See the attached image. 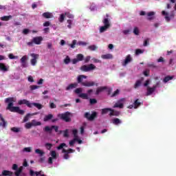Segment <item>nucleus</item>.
I'll return each instance as SVG.
<instances>
[{"label": "nucleus", "instance_id": "29", "mask_svg": "<svg viewBox=\"0 0 176 176\" xmlns=\"http://www.w3.org/2000/svg\"><path fill=\"white\" fill-rule=\"evenodd\" d=\"M142 84V79L138 80L134 85V89H138V87H140V86H141Z\"/></svg>", "mask_w": 176, "mask_h": 176}, {"label": "nucleus", "instance_id": "64", "mask_svg": "<svg viewBox=\"0 0 176 176\" xmlns=\"http://www.w3.org/2000/svg\"><path fill=\"white\" fill-rule=\"evenodd\" d=\"M30 32V29H24L23 30V34H24V35H27V34H28Z\"/></svg>", "mask_w": 176, "mask_h": 176}, {"label": "nucleus", "instance_id": "32", "mask_svg": "<svg viewBox=\"0 0 176 176\" xmlns=\"http://www.w3.org/2000/svg\"><path fill=\"white\" fill-rule=\"evenodd\" d=\"M12 18V15L4 16L1 17V20H2V21H9V20Z\"/></svg>", "mask_w": 176, "mask_h": 176}, {"label": "nucleus", "instance_id": "18", "mask_svg": "<svg viewBox=\"0 0 176 176\" xmlns=\"http://www.w3.org/2000/svg\"><path fill=\"white\" fill-rule=\"evenodd\" d=\"M101 58H103V60H112V58H113V55L111 54H103L101 56Z\"/></svg>", "mask_w": 176, "mask_h": 176}, {"label": "nucleus", "instance_id": "61", "mask_svg": "<svg viewBox=\"0 0 176 176\" xmlns=\"http://www.w3.org/2000/svg\"><path fill=\"white\" fill-rule=\"evenodd\" d=\"M90 58H91V57H90V56H87L85 59L84 61L85 63H89V61H90Z\"/></svg>", "mask_w": 176, "mask_h": 176}, {"label": "nucleus", "instance_id": "36", "mask_svg": "<svg viewBox=\"0 0 176 176\" xmlns=\"http://www.w3.org/2000/svg\"><path fill=\"white\" fill-rule=\"evenodd\" d=\"M88 49H89V50H91V52H94L95 50H97V49H98V47L97 46H96L95 45H93L88 46Z\"/></svg>", "mask_w": 176, "mask_h": 176}, {"label": "nucleus", "instance_id": "13", "mask_svg": "<svg viewBox=\"0 0 176 176\" xmlns=\"http://www.w3.org/2000/svg\"><path fill=\"white\" fill-rule=\"evenodd\" d=\"M39 112H35L33 113H28L23 118V123H25L26 122H28V120H30V118H31V116H35V115H38Z\"/></svg>", "mask_w": 176, "mask_h": 176}, {"label": "nucleus", "instance_id": "57", "mask_svg": "<svg viewBox=\"0 0 176 176\" xmlns=\"http://www.w3.org/2000/svg\"><path fill=\"white\" fill-rule=\"evenodd\" d=\"M39 86L38 85H31L30 86V89L31 90H36V89H39Z\"/></svg>", "mask_w": 176, "mask_h": 176}, {"label": "nucleus", "instance_id": "15", "mask_svg": "<svg viewBox=\"0 0 176 176\" xmlns=\"http://www.w3.org/2000/svg\"><path fill=\"white\" fill-rule=\"evenodd\" d=\"M109 14H106V18H104L102 21V23L104 26H107L109 28L111 27V23L109 22Z\"/></svg>", "mask_w": 176, "mask_h": 176}, {"label": "nucleus", "instance_id": "16", "mask_svg": "<svg viewBox=\"0 0 176 176\" xmlns=\"http://www.w3.org/2000/svg\"><path fill=\"white\" fill-rule=\"evenodd\" d=\"M43 41V38L42 36H37L33 38V43L35 45H41V43Z\"/></svg>", "mask_w": 176, "mask_h": 176}, {"label": "nucleus", "instance_id": "54", "mask_svg": "<svg viewBox=\"0 0 176 176\" xmlns=\"http://www.w3.org/2000/svg\"><path fill=\"white\" fill-rule=\"evenodd\" d=\"M75 45H76V40H74L72 41V43L69 44V46H70V47H72V49H75Z\"/></svg>", "mask_w": 176, "mask_h": 176}, {"label": "nucleus", "instance_id": "52", "mask_svg": "<svg viewBox=\"0 0 176 176\" xmlns=\"http://www.w3.org/2000/svg\"><path fill=\"white\" fill-rule=\"evenodd\" d=\"M64 146H67V144L65 143H61L58 147L57 149L60 151V149H63Z\"/></svg>", "mask_w": 176, "mask_h": 176}, {"label": "nucleus", "instance_id": "47", "mask_svg": "<svg viewBox=\"0 0 176 176\" xmlns=\"http://www.w3.org/2000/svg\"><path fill=\"white\" fill-rule=\"evenodd\" d=\"M147 67H148V68H153V69L157 68V65H155V63H148L147 65Z\"/></svg>", "mask_w": 176, "mask_h": 176}, {"label": "nucleus", "instance_id": "24", "mask_svg": "<svg viewBox=\"0 0 176 176\" xmlns=\"http://www.w3.org/2000/svg\"><path fill=\"white\" fill-rule=\"evenodd\" d=\"M113 124H115L116 126H118V124H122V120L119 118H113L112 120Z\"/></svg>", "mask_w": 176, "mask_h": 176}, {"label": "nucleus", "instance_id": "17", "mask_svg": "<svg viewBox=\"0 0 176 176\" xmlns=\"http://www.w3.org/2000/svg\"><path fill=\"white\" fill-rule=\"evenodd\" d=\"M123 99H121L120 101H118V102H116L113 108H120V109H122V108H124V105L123 104V103L120 102V101H123Z\"/></svg>", "mask_w": 176, "mask_h": 176}, {"label": "nucleus", "instance_id": "28", "mask_svg": "<svg viewBox=\"0 0 176 176\" xmlns=\"http://www.w3.org/2000/svg\"><path fill=\"white\" fill-rule=\"evenodd\" d=\"M51 119H53V114H48L45 116L43 118V120L45 122H49V120H51Z\"/></svg>", "mask_w": 176, "mask_h": 176}, {"label": "nucleus", "instance_id": "31", "mask_svg": "<svg viewBox=\"0 0 176 176\" xmlns=\"http://www.w3.org/2000/svg\"><path fill=\"white\" fill-rule=\"evenodd\" d=\"M31 123L32 126H41L42 124V122L36 121V120H32Z\"/></svg>", "mask_w": 176, "mask_h": 176}, {"label": "nucleus", "instance_id": "39", "mask_svg": "<svg viewBox=\"0 0 176 176\" xmlns=\"http://www.w3.org/2000/svg\"><path fill=\"white\" fill-rule=\"evenodd\" d=\"M35 153L40 155V156H43L45 152H43L42 150H41L39 148H37L35 150Z\"/></svg>", "mask_w": 176, "mask_h": 176}, {"label": "nucleus", "instance_id": "5", "mask_svg": "<svg viewBox=\"0 0 176 176\" xmlns=\"http://www.w3.org/2000/svg\"><path fill=\"white\" fill-rule=\"evenodd\" d=\"M96 65L91 63L88 65H84L80 67V70L83 71V72H90V71H94V69H96Z\"/></svg>", "mask_w": 176, "mask_h": 176}, {"label": "nucleus", "instance_id": "58", "mask_svg": "<svg viewBox=\"0 0 176 176\" xmlns=\"http://www.w3.org/2000/svg\"><path fill=\"white\" fill-rule=\"evenodd\" d=\"M27 61V56H23L21 58V63H26Z\"/></svg>", "mask_w": 176, "mask_h": 176}, {"label": "nucleus", "instance_id": "2", "mask_svg": "<svg viewBox=\"0 0 176 176\" xmlns=\"http://www.w3.org/2000/svg\"><path fill=\"white\" fill-rule=\"evenodd\" d=\"M18 104L19 105H26L28 108H33V107H34L38 110H41L42 109V108H43V105L41 103L30 102L29 100H27L25 99L19 100Z\"/></svg>", "mask_w": 176, "mask_h": 176}, {"label": "nucleus", "instance_id": "51", "mask_svg": "<svg viewBox=\"0 0 176 176\" xmlns=\"http://www.w3.org/2000/svg\"><path fill=\"white\" fill-rule=\"evenodd\" d=\"M65 15L66 17H68V19H74V15L69 12H65Z\"/></svg>", "mask_w": 176, "mask_h": 176}, {"label": "nucleus", "instance_id": "63", "mask_svg": "<svg viewBox=\"0 0 176 176\" xmlns=\"http://www.w3.org/2000/svg\"><path fill=\"white\" fill-rule=\"evenodd\" d=\"M43 27H49L50 25V21H45L43 24Z\"/></svg>", "mask_w": 176, "mask_h": 176}, {"label": "nucleus", "instance_id": "62", "mask_svg": "<svg viewBox=\"0 0 176 176\" xmlns=\"http://www.w3.org/2000/svg\"><path fill=\"white\" fill-rule=\"evenodd\" d=\"M142 53H144V52H142L141 50L138 49L135 50V54L138 55V54H142Z\"/></svg>", "mask_w": 176, "mask_h": 176}, {"label": "nucleus", "instance_id": "19", "mask_svg": "<svg viewBox=\"0 0 176 176\" xmlns=\"http://www.w3.org/2000/svg\"><path fill=\"white\" fill-rule=\"evenodd\" d=\"M42 16L44 19H53V14L49 12L43 13Z\"/></svg>", "mask_w": 176, "mask_h": 176}, {"label": "nucleus", "instance_id": "10", "mask_svg": "<svg viewBox=\"0 0 176 176\" xmlns=\"http://www.w3.org/2000/svg\"><path fill=\"white\" fill-rule=\"evenodd\" d=\"M31 57H32V58L30 60V63L32 64V65L35 66L36 65V63L38 58H39V54H31Z\"/></svg>", "mask_w": 176, "mask_h": 176}, {"label": "nucleus", "instance_id": "46", "mask_svg": "<svg viewBox=\"0 0 176 176\" xmlns=\"http://www.w3.org/2000/svg\"><path fill=\"white\" fill-rule=\"evenodd\" d=\"M20 128H17V127H12L11 128V131H13V133H20Z\"/></svg>", "mask_w": 176, "mask_h": 176}, {"label": "nucleus", "instance_id": "49", "mask_svg": "<svg viewBox=\"0 0 176 176\" xmlns=\"http://www.w3.org/2000/svg\"><path fill=\"white\" fill-rule=\"evenodd\" d=\"M133 34H135V35H140V30L138 29V28L135 27L133 28Z\"/></svg>", "mask_w": 176, "mask_h": 176}, {"label": "nucleus", "instance_id": "26", "mask_svg": "<svg viewBox=\"0 0 176 176\" xmlns=\"http://www.w3.org/2000/svg\"><path fill=\"white\" fill-rule=\"evenodd\" d=\"M0 120L3 122H0V126H3V127H6L7 122L5 121V118L2 116V114L0 113Z\"/></svg>", "mask_w": 176, "mask_h": 176}, {"label": "nucleus", "instance_id": "50", "mask_svg": "<svg viewBox=\"0 0 176 176\" xmlns=\"http://www.w3.org/2000/svg\"><path fill=\"white\" fill-rule=\"evenodd\" d=\"M50 108L51 109H54L57 108V106L54 104V102H50Z\"/></svg>", "mask_w": 176, "mask_h": 176}, {"label": "nucleus", "instance_id": "55", "mask_svg": "<svg viewBox=\"0 0 176 176\" xmlns=\"http://www.w3.org/2000/svg\"><path fill=\"white\" fill-rule=\"evenodd\" d=\"M67 23H68L67 28H69V29L72 28V20L68 19Z\"/></svg>", "mask_w": 176, "mask_h": 176}, {"label": "nucleus", "instance_id": "20", "mask_svg": "<svg viewBox=\"0 0 176 176\" xmlns=\"http://www.w3.org/2000/svg\"><path fill=\"white\" fill-rule=\"evenodd\" d=\"M104 90H107V87H98L95 93L96 96H98V94H100V93H102V91H103Z\"/></svg>", "mask_w": 176, "mask_h": 176}, {"label": "nucleus", "instance_id": "7", "mask_svg": "<svg viewBox=\"0 0 176 176\" xmlns=\"http://www.w3.org/2000/svg\"><path fill=\"white\" fill-rule=\"evenodd\" d=\"M84 117L87 119L89 121H93L96 118H97V112L94 111L91 115H90V113L86 112L85 113Z\"/></svg>", "mask_w": 176, "mask_h": 176}, {"label": "nucleus", "instance_id": "53", "mask_svg": "<svg viewBox=\"0 0 176 176\" xmlns=\"http://www.w3.org/2000/svg\"><path fill=\"white\" fill-rule=\"evenodd\" d=\"M25 129H31V127H32V122H27L25 124Z\"/></svg>", "mask_w": 176, "mask_h": 176}, {"label": "nucleus", "instance_id": "43", "mask_svg": "<svg viewBox=\"0 0 176 176\" xmlns=\"http://www.w3.org/2000/svg\"><path fill=\"white\" fill-rule=\"evenodd\" d=\"M89 103L91 105H94V104H97V99L96 98H90Z\"/></svg>", "mask_w": 176, "mask_h": 176}, {"label": "nucleus", "instance_id": "37", "mask_svg": "<svg viewBox=\"0 0 176 176\" xmlns=\"http://www.w3.org/2000/svg\"><path fill=\"white\" fill-rule=\"evenodd\" d=\"M109 28L108 26L103 25V26L100 27L99 31L100 33L105 32V31H107V30H108Z\"/></svg>", "mask_w": 176, "mask_h": 176}, {"label": "nucleus", "instance_id": "23", "mask_svg": "<svg viewBox=\"0 0 176 176\" xmlns=\"http://www.w3.org/2000/svg\"><path fill=\"white\" fill-rule=\"evenodd\" d=\"M76 87H78V84L77 83H72L66 87V90H67V91L72 90V89H75Z\"/></svg>", "mask_w": 176, "mask_h": 176}, {"label": "nucleus", "instance_id": "35", "mask_svg": "<svg viewBox=\"0 0 176 176\" xmlns=\"http://www.w3.org/2000/svg\"><path fill=\"white\" fill-rule=\"evenodd\" d=\"M22 171H23V166H21L17 170H16L15 175L16 176H20V174H21Z\"/></svg>", "mask_w": 176, "mask_h": 176}, {"label": "nucleus", "instance_id": "41", "mask_svg": "<svg viewBox=\"0 0 176 176\" xmlns=\"http://www.w3.org/2000/svg\"><path fill=\"white\" fill-rule=\"evenodd\" d=\"M45 146L46 149L50 151L52 149V146H53V144L51 143H45Z\"/></svg>", "mask_w": 176, "mask_h": 176}, {"label": "nucleus", "instance_id": "6", "mask_svg": "<svg viewBox=\"0 0 176 176\" xmlns=\"http://www.w3.org/2000/svg\"><path fill=\"white\" fill-rule=\"evenodd\" d=\"M82 90L83 89L82 88H77L74 90V93H76V94H79L78 97H80V98L87 100L89 98V95H87V94H80L82 93Z\"/></svg>", "mask_w": 176, "mask_h": 176}, {"label": "nucleus", "instance_id": "48", "mask_svg": "<svg viewBox=\"0 0 176 176\" xmlns=\"http://www.w3.org/2000/svg\"><path fill=\"white\" fill-rule=\"evenodd\" d=\"M68 131H69V130H68V129H66L63 131V137H65V138H68V137H69V135L68 134Z\"/></svg>", "mask_w": 176, "mask_h": 176}, {"label": "nucleus", "instance_id": "44", "mask_svg": "<svg viewBox=\"0 0 176 176\" xmlns=\"http://www.w3.org/2000/svg\"><path fill=\"white\" fill-rule=\"evenodd\" d=\"M65 19V14H61L60 17L58 18V21L60 23H63Z\"/></svg>", "mask_w": 176, "mask_h": 176}, {"label": "nucleus", "instance_id": "42", "mask_svg": "<svg viewBox=\"0 0 176 176\" xmlns=\"http://www.w3.org/2000/svg\"><path fill=\"white\" fill-rule=\"evenodd\" d=\"M64 63H65L66 65H68L69 63H71V58H69V56H67L66 58L64 59Z\"/></svg>", "mask_w": 176, "mask_h": 176}, {"label": "nucleus", "instance_id": "34", "mask_svg": "<svg viewBox=\"0 0 176 176\" xmlns=\"http://www.w3.org/2000/svg\"><path fill=\"white\" fill-rule=\"evenodd\" d=\"M112 111V109L111 108H104L102 109V115L107 114V112H111Z\"/></svg>", "mask_w": 176, "mask_h": 176}, {"label": "nucleus", "instance_id": "60", "mask_svg": "<svg viewBox=\"0 0 176 176\" xmlns=\"http://www.w3.org/2000/svg\"><path fill=\"white\" fill-rule=\"evenodd\" d=\"M149 38H146V40H144L143 46H146L147 45H149Z\"/></svg>", "mask_w": 176, "mask_h": 176}, {"label": "nucleus", "instance_id": "40", "mask_svg": "<svg viewBox=\"0 0 176 176\" xmlns=\"http://www.w3.org/2000/svg\"><path fill=\"white\" fill-rule=\"evenodd\" d=\"M51 157L53 159H57V153H56V151H52L50 152Z\"/></svg>", "mask_w": 176, "mask_h": 176}, {"label": "nucleus", "instance_id": "27", "mask_svg": "<svg viewBox=\"0 0 176 176\" xmlns=\"http://www.w3.org/2000/svg\"><path fill=\"white\" fill-rule=\"evenodd\" d=\"M133 105L135 109H137L138 107H141V102H140V99H136L133 102Z\"/></svg>", "mask_w": 176, "mask_h": 176}, {"label": "nucleus", "instance_id": "38", "mask_svg": "<svg viewBox=\"0 0 176 176\" xmlns=\"http://www.w3.org/2000/svg\"><path fill=\"white\" fill-rule=\"evenodd\" d=\"M119 93H120V91L119 89H116L113 94H111L110 97H116V96H119Z\"/></svg>", "mask_w": 176, "mask_h": 176}, {"label": "nucleus", "instance_id": "11", "mask_svg": "<svg viewBox=\"0 0 176 176\" xmlns=\"http://www.w3.org/2000/svg\"><path fill=\"white\" fill-rule=\"evenodd\" d=\"M82 86H85V87H91V86H98V83L94 82V81H85L81 83Z\"/></svg>", "mask_w": 176, "mask_h": 176}, {"label": "nucleus", "instance_id": "59", "mask_svg": "<svg viewBox=\"0 0 176 176\" xmlns=\"http://www.w3.org/2000/svg\"><path fill=\"white\" fill-rule=\"evenodd\" d=\"M23 151L30 153L31 152V147H25L23 148Z\"/></svg>", "mask_w": 176, "mask_h": 176}, {"label": "nucleus", "instance_id": "30", "mask_svg": "<svg viewBox=\"0 0 176 176\" xmlns=\"http://www.w3.org/2000/svg\"><path fill=\"white\" fill-rule=\"evenodd\" d=\"M173 79H174V76H166L164 78V80H163V82H164V83H167V82H169V80H173Z\"/></svg>", "mask_w": 176, "mask_h": 176}, {"label": "nucleus", "instance_id": "12", "mask_svg": "<svg viewBox=\"0 0 176 176\" xmlns=\"http://www.w3.org/2000/svg\"><path fill=\"white\" fill-rule=\"evenodd\" d=\"M133 61V58H131V55L129 54L126 56L124 60L122 62V65L123 67H126L129 63H131Z\"/></svg>", "mask_w": 176, "mask_h": 176}, {"label": "nucleus", "instance_id": "1", "mask_svg": "<svg viewBox=\"0 0 176 176\" xmlns=\"http://www.w3.org/2000/svg\"><path fill=\"white\" fill-rule=\"evenodd\" d=\"M5 102L8 103V105L6 108L8 111H10V112H15L16 113H19V115H24L25 111L24 110L20 109V107H13L14 102V98H8L6 99Z\"/></svg>", "mask_w": 176, "mask_h": 176}, {"label": "nucleus", "instance_id": "21", "mask_svg": "<svg viewBox=\"0 0 176 176\" xmlns=\"http://www.w3.org/2000/svg\"><path fill=\"white\" fill-rule=\"evenodd\" d=\"M83 79H87V76L85 75L78 76L77 78L78 83H83Z\"/></svg>", "mask_w": 176, "mask_h": 176}, {"label": "nucleus", "instance_id": "25", "mask_svg": "<svg viewBox=\"0 0 176 176\" xmlns=\"http://www.w3.org/2000/svg\"><path fill=\"white\" fill-rule=\"evenodd\" d=\"M0 69L1 71H3V72L9 71V69L5 65V63H0Z\"/></svg>", "mask_w": 176, "mask_h": 176}, {"label": "nucleus", "instance_id": "22", "mask_svg": "<svg viewBox=\"0 0 176 176\" xmlns=\"http://www.w3.org/2000/svg\"><path fill=\"white\" fill-rule=\"evenodd\" d=\"M109 116H119L120 115V111H115L111 109V112L109 113Z\"/></svg>", "mask_w": 176, "mask_h": 176}, {"label": "nucleus", "instance_id": "33", "mask_svg": "<svg viewBox=\"0 0 176 176\" xmlns=\"http://www.w3.org/2000/svg\"><path fill=\"white\" fill-rule=\"evenodd\" d=\"M1 174L3 176H8V175H12V174H13V173H12L11 171H9V170H4L2 171Z\"/></svg>", "mask_w": 176, "mask_h": 176}, {"label": "nucleus", "instance_id": "8", "mask_svg": "<svg viewBox=\"0 0 176 176\" xmlns=\"http://www.w3.org/2000/svg\"><path fill=\"white\" fill-rule=\"evenodd\" d=\"M85 60V56L82 54H78L76 55V58H74L72 60V64H78L79 61H83Z\"/></svg>", "mask_w": 176, "mask_h": 176}, {"label": "nucleus", "instance_id": "4", "mask_svg": "<svg viewBox=\"0 0 176 176\" xmlns=\"http://www.w3.org/2000/svg\"><path fill=\"white\" fill-rule=\"evenodd\" d=\"M43 130L46 133H52V130H54L55 133H58V134H61V133H63V131H58V126L56 125H52L51 127L46 126Z\"/></svg>", "mask_w": 176, "mask_h": 176}, {"label": "nucleus", "instance_id": "9", "mask_svg": "<svg viewBox=\"0 0 176 176\" xmlns=\"http://www.w3.org/2000/svg\"><path fill=\"white\" fill-rule=\"evenodd\" d=\"M162 16H165V20H166V21H167V23H168L170 21V20H171V19H173V17H174V13L173 12H172L168 16V12H167L166 11H162Z\"/></svg>", "mask_w": 176, "mask_h": 176}, {"label": "nucleus", "instance_id": "45", "mask_svg": "<svg viewBox=\"0 0 176 176\" xmlns=\"http://www.w3.org/2000/svg\"><path fill=\"white\" fill-rule=\"evenodd\" d=\"M77 45H78L79 46H87V45H89V43H86L85 41H78L77 43Z\"/></svg>", "mask_w": 176, "mask_h": 176}, {"label": "nucleus", "instance_id": "14", "mask_svg": "<svg viewBox=\"0 0 176 176\" xmlns=\"http://www.w3.org/2000/svg\"><path fill=\"white\" fill-rule=\"evenodd\" d=\"M156 87H157V85H153V87H147L146 96H151L154 93L155 90H156Z\"/></svg>", "mask_w": 176, "mask_h": 176}, {"label": "nucleus", "instance_id": "56", "mask_svg": "<svg viewBox=\"0 0 176 176\" xmlns=\"http://www.w3.org/2000/svg\"><path fill=\"white\" fill-rule=\"evenodd\" d=\"M72 133L74 135V138H78V130L77 129H74L72 131Z\"/></svg>", "mask_w": 176, "mask_h": 176}, {"label": "nucleus", "instance_id": "3", "mask_svg": "<svg viewBox=\"0 0 176 176\" xmlns=\"http://www.w3.org/2000/svg\"><path fill=\"white\" fill-rule=\"evenodd\" d=\"M58 118H60L62 120H64L67 123L71 122V113L69 111H66L65 113L58 114Z\"/></svg>", "mask_w": 176, "mask_h": 176}]
</instances>
